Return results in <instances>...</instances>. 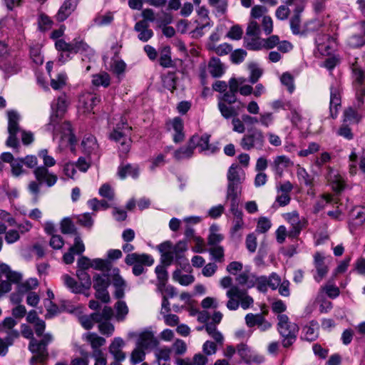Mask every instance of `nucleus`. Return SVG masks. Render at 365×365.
I'll return each mask as SVG.
<instances>
[{"instance_id":"obj_1","label":"nucleus","mask_w":365,"mask_h":365,"mask_svg":"<svg viewBox=\"0 0 365 365\" xmlns=\"http://www.w3.org/2000/svg\"><path fill=\"white\" fill-rule=\"evenodd\" d=\"M69 102L66 94L61 95L54 99L51 104V113L46 130L53 133V140L59 137V146L61 149L73 146L76 143V138L72 133L71 125L68 121H62L66 112Z\"/></svg>"},{"instance_id":"obj_2","label":"nucleus","mask_w":365,"mask_h":365,"mask_svg":"<svg viewBox=\"0 0 365 365\" xmlns=\"http://www.w3.org/2000/svg\"><path fill=\"white\" fill-rule=\"evenodd\" d=\"M21 334L24 337L30 339L29 350L34 354L30 359L31 365L44 363L48 357L47 346L53 340L50 333L43 334L41 340L34 337L32 329L26 324L21 325Z\"/></svg>"},{"instance_id":"obj_3","label":"nucleus","mask_w":365,"mask_h":365,"mask_svg":"<svg viewBox=\"0 0 365 365\" xmlns=\"http://www.w3.org/2000/svg\"><path fill=\"white\" fill-rule=\"evenodd\" d=\"M220 285L223 288H229L226 292L228 301L226 307L229 310H237L240 306L243 309H247L254 304V299L251 297L246 289H241L237 285H232V279L230 277H225L220 280Z\"/></svg>"},{"instance_id":"obj_4","label":"nucleus","mask_w":365,"mask_h":365,"mask_svg":"<svg viewBox=\"0 0 365 365\" xmlns=\"http://www.w3.org/2000/svg\"><path fill=\"white\" fill-rule=\"evenodd\" d=\"M8 116V133L9 137L6 141V146L16 148L19 145L17 134L21 133V140L24 144L29 145L34 140V135L31 132L23 130L19 126L20 115L14 110H9Z\"/></svg>"},{"instance_id":"obj_5","label":"nucleus","mask_w":365,"mask_h":365,"mask_svg":"<svg viewBox=\"0 0 365 365\" xmlns=\"http://www.w3.org/2000/svg\"><path fill=\"white\" fill-rule=\"evenodd\" d=\"M131 127L127 124L125 118H120V122L116 125L113 130L110 133V139L120 143L119 151L122 154H127L130 148Z\"/></svg>"},{"instance_id":"obj_6","label":"nucleus","mask_w":365,"mask_h":365,"mask_svg":"<svg viewBox=\"0 0 365 365\" xmlns=\"http://www.w3.org/2000/svg\"><path fill=\"white\" fill-rule=\"evenodd\" d=\"M277 329L280 335L284 338L282 345L289 347L296 340L299 327L295 323L289 322V317L285 314L277 316Z\"/></svg>"},{"instance_id":"obj_7","label":"nucleus","mask_w":365,"mask_h":365,"mask_svg":"<svg viewBox=\"0 0 365 365\" xmlns=\"http://www.w3.org/2000/svg\"><path fill=\"white\" fill-rule=\"evenodd\" d=\"M125 263L133 265V273L135 276L141 274L144 272L143 265L150 266L153 264L154 259L148 255L138 254L136 252L128 254L125 257Z\"/></svg>"},{"instance_id":"obj_8","label":"nucleus","mask_w":365,"mask_h":365,"mask_svg":"<svg viewBox=\"0 0 365 365\" xmlns=\"http://www.w3.org/2000/svg\"><path fill=\"white\" fill-rule=\"evenodd\" d=\"M264 136L260 130L255 129L245 135L240 140V146L245 150L252 149L262 150L264 145Z\"/></svg>"},{"instance_id":"obj_9","label":"nucleus","mask_w":365,"mask_h":365,"mask_svg":"<svg viewBox=\"0 0 365 365\" xmlns=\"http://www.w3.org/2000/svg\"><path fill=\"white\" fill-rule=\"evenodd\" d=\"M187 245L185 240L179 241L175 246L169 241L161 244V260L168 264L173 259L174 255L178 256L180 253L187 250Z\"/></svg>"},{"instance_id":"obj_10","label":"nucleus","mask_w":365,"mask_h":365,"mask_svg":"<svg viewBox=\"0 0 365 365\" xmlns=\"http://www.w3.org/2000/svg\"><path fill=\"white\" fill-rule=\"evenodd\" d=\"M164 275H166V273L163 272L161 269V282L163 281ZM161 294L163 295L161 308L164 309L167 312L171 311L172 309L175 312H180L181 311L182 307H180L178 304H173L171 307V303L170 300L177 297L178 295V292L174 287L171 285H163V287H161Z\"/></svg>"},{"instance_id":"obj_11","label":"nucleus","mask_w":365,"mask_h":365,"mask_svg":"<svg viewBox=\"0 0 365 365\" xmlns=\"http://www.w3.org/2000/svg\"><path fill=\"white\" fill-rule=\"evenodd\" d=\"M101 101L100 97L90 92H84L79 96L78 108L83 113L92 112L95 106Z\"/></svg>"},{"instance_id":"obj_12","label":"nucleus","mask_w":365,"mask_h":365,"mask_svg":"<svg viewBox=\"0 0 365 365\" xmlns=\"http://www.w3.org/2000/svg\"><path fill=\"white\" fill-rule=\"evenodd\" d=\"M264 48L270 50L277 47L279 51L282 53L289 52L292 48V44L286 40L280 41L277 35H272L267 38H263Z\"/></svg>"},{"instance_id":"obj_13","label":"nucleus","mask_w":365,"mask_h":365,"mask_svg":"<svg viewBox=\"0 0 365 365\" xmlns=\"http://www.w3.org/2000/svg\"><path fill=\"white\" fill-rule=\"evenodd\" d=\"M315 42L318 51L323 56L331 54L336 44L334 38L325 34H318Z\"/></svg>"},{"instance_id":"obj_14","label":"nucleus","mask_w":365,"mask_h":365,"mask_svg":"<svg viewBox=\"0 0 365 365\" xmlns=\"http://www.w3.org/2000/svg\"><path fill=\"white\" fill-rule=\"evenodd\" d=\"M166 128L168 130H173V141L176 143H180L184 140L183 121L179 117H175L166 123Z\"/></svg>"},{"instance_id":"obj_15","label":"nucleus","mask_w":365,"mask_h":365,"mask_svg":"<svg viewBox=\"0 0 365 365\" xmlns=\"http://www.w3.org/2000/svg\"><path fill=\"white\" fill-rule=\"evenodd\" d=\"M16 322L12 317H6L0 323V334H6L9 344H13L14 339L19 336L18 331L14 329Z\"/></svg>"},{"instance_id":"obj_16","label":"nucleus","mask_w":365,"mask_h":365,"mask_svg":"<svg viewBox=\"0 0 365 365\" xmlns=\"http://www.w3.org/2000/svg\"><path fill=\"white\" fill-rule=\"evenodd\" d=\"M112 283L115 290L114 295L118 299H121L124 297V292L126 287V283L124 279L120 275V270L118 268H114L112 270Z\"/></svg>"},{"instance_id":"obj_17","label":"nucleus","mask_w":365,"mask_h":365,"mask_svg":"<svg viewBox=\"0 0 365 365\" xmlns=\"http://www.w3.org/2000/svg\"><path fill=\"white\" fill-rule=\"evenodd\" d=\"M34 175L40 183L44 182L48 187L53 186L57 181V176L49 173L48 169L43 166L36 168L34 170Z\"/></svg>"},{"instance_id":"obj_18","label":"nucleus","mask_w":365,"mask_h":365,"mask_svg":"<svg viewBox=\"0 0 365 365\" xmlns=\"http://www.w3.org/2000/svg\"><path fill=\"white\" fill-rule=\"evenodd\" d=\"M341 108V93L338 86H331L330 88L329 110L331 118L337 116L339 109Z\"/></svg>"},{"instance_id":"obj_19","label":"nucleus","mask_w":365,"mask_h":365,"mask_svg":"<svg viewBox=\"0 0 365 365\" xmlns=\"http://www.w3.org/2000/svg\"><path fill=\"white\" fill-rule=\"evenodd\" d=\"M72 48L71 53H80L88 60L94 56L93 49L80 38H75L72 41Z\"/></svg>"},{"instance_id":"obj_20","label":"nucleus","mask_w":365,"mask_h":365,"mask_svg":"<svg viewBox=\"0 0 365 365\" xmlns=\"http://www.w3.org/2000/svg\"><path fill=\"white\" fill-rule=\"evenodd\" d=\"M294 163L286 155H279L274 158L272 167L273 170L279 178L283 175L286 168L292 167Z\"/></svg>"},{"instance_id":"obj_21","label":"nucleus","mask_w":365,"mask_h":365,"mask_svg":"<svg viewBox=\"0 0 365 365\" xmlns=\"http://www.w3.org/2000/svg\"><path fill=\"white\" fill-rule=\"evenodd\" d=\"M81 145L85 153L89 155H93L96 158H98V144L93 135H85Z\"/></svg>"},{"instance_id":"obj_22","label":"nucleus","mask_w":365,"mask_h":365,"mask_svg":"<svg viewBox=\"0 0 365 365\" xmlns=\"http://www.w3.org/2000/svg\"><path fill=\"white\" fill-rule=\"evenodd\" d=\"M284 217L287 220L292 227V230L289 232V235L291 237H296L299 234L302 229V223L299 219L297 212L294 211L292 212L286 213Z\"/></svg>"},{"instance_id":"obj_23","label":"nucleus","mask_w":365,"mask_h":365,"mask_svg":"<svg viewBox=\"0 0 365 365\" xmlns=\"http://www.w3.org/2000/svg\"><path fill=\"white\" fill-rule=\"evenodd\" d=\"M314 259V266L317 269V275L314 276V279L317 282H320L327 275L329 268L324 263V257L320 253H316Z\"/></svg>"},{"instance_id":"obj_24","label":"nucleus","mask_w":365,"mask_h":365,"mask_svg":"<svg viewBox=\"0 0 365 365\" xmlns=\"http://www.w3.org/2000/svg\"><path fill=\"white\" fill-rule=\"evenodd\" d=\"M125 342L120 337H115L109 346V352L113 356L116 361H123L125 354L123 352L122 348L124 346Z\"/></svg>"},{"instance_id":"obj_25","label":"nucleus","mask_w":365,"mask_h":365,"mask_svg":"<svg viewBox=\"0 0 365 365\" xmlns=\"http://www.w3.org/2000/svg\"><path fill=\"white\" fill-rule=\"evenodd\" d=\"M319 324L315 321L310 322L302 329V338L308 341H313L319 336Z\"/></svg>"},{"instance_id":"obj_26","label":"nucleus","mask_w":365,"mask_h":365,"mask_svg":"<svg viewBox=\"0 0 365 365\" xmlns=\"http://www.w3.org/2000/svg\"><path fill=\"white\" fill-rule=\"evenodd\" d=\"M230 211L234 216L233 226L231 228V234L234 235L239 230H242L244 227L243 214L241 210L237 208V206L231 205Z\"/></svg>"},{"instance_id":"obj_27","label":"nucleus","mask_w":365,"mask_h":365,"mask_svg":"<svg viewBox=\"0 0 365 365\" xmlns=\"http://www.w3.org/2000/svg\"><path fill=\"white\" fill-rule=\"evenodd\" d=\"M134 29L138 33L139 40L143 42L148 41L153 35L151 29H148V24L145 21H140L135 25Z\"/></svg>"},{"instance_id":"obj_28","label":"nucleus","mask_w":365,"mask_h":365,"mask_svg":"<svg viewBox=\"0 0 365 365\" xmlns=\"http://www.w3.org/2000/svg\"><path fill=\"white\" fill-rule=\"evenodd\" d=\"M155 344L156 341L152 331L145 330L139 334L137 345L140 347L148 349L155 346Z\"/></svg>"},{"instance_id":"obj_29","label":"nucleus","mask_w":365,"mask_h":365,"mask_svg":"<svg viewBox=\"0 0 365 365\" xmlns=\"http://www.w3.org/2000/svg\"><path fill=\"white\" fill-rule=\"evenodd\" d=\"M139 173L140 170L137 165H120L118 170V175L121 179H124L128 176L136 178L138 177Z\"/></svg>"},{"instance_id":"obj_30","label":"nucleus","mask_w":365,"mask_h":365,"mask_svg":"<svg viewBox=\"0 0 365 365\" xmlns=\"http://www.w3.org/2000/svg\"><path fill=\"white\" fill-rule=\"evenodd\" d=\"M365 68V56L361 58H355L354 61L351 63V69L355 78V81L359 83H363V71Z\"/></svg>"},{"instance_id":"obj_31","label":"nucleus","mask_w":365,"mask_h":365,"mask_svg":"<svg viewBox=\"0 0 365 365\" xmlns=\"http://www.w3.org/2000/svg\"><path fill=\"white\" fill-rule=\"evenodd\" d=\"M76 7L75 0H66L58 10L57 19L63 21L74 11Z\"/></svg>"},{"instance_id":"obj_32","label":"nucleus","mask_w":365,"mask_h":365,"mask_svg":"<svg viewBox=\"0 0 365 365\" xmlns=\"http://www.w3.org/2000/svg\"><path fill=\"white\" fill-rule=\"evenodd\" d=\"M210 142V135H203L201 137L197 135H193L190 140V143L193 145L194 148L197 147L201 152L202 151H208L211 150Z\"/></svg>"},{"instance_id":"obj_33","label":"nucleus","mask_w":365,"mask_h":365,"mask_svg":"<svg viewBox=\"0 0 365 365\" xmlns=\"http://www.w3.org/2000/svg\"><path fill=\"white\" fill-rule=\"evenodd\" d=\"M2 61V63L0 64V68L5 73V74L10 76L19 71V63L15 58H10L9 59H7V58H6Z\"/></svg>"},{"instance_id":"obj_34","label":"nucleus","mask_w":365,"mask_h":365,"mask_svg":"<svg viewBox=\"0 0 365 365\" xmlns=\"http://www.w3.org/2000/svg\"><path fill=\"white\" fill-rule=\"evenodd\" d=\"M244 46L248 50L260 51L264 48L263 38L259 36H245Z\"/></svg>"},{"instance_id":"obj_35","label":"nucleus","mask_w":365,"mask_h":365,"mask_svg":"<svg viewBox=\"0 0 365 365\" xmlns=\"http://www.w3.org/2000/svg\"><path fill=\"white\" fill-rule=\"evenodd\" d=\"M0 272L4 274L6 277V280L11 283H20L22 276L20 273L12 272L10 270L8 265L4 263H0Z\"/></svg>"},{"instance_id":"obj_36","label":"nucleus","mask_w":365,"mask_h":365,"mask_svg":"<svg viewBox=\"0 0 365 365\" xmlns=\"http://www.w3.org/2000/svg\"><path fill=\"white\" fill-rule=\"evenodd\" d=\"M110 83V75L106 72H101L99 73L93 75L92 84L94 86H103L107 88Z\"/></svg>"},{"instance_id":"obj_37","label":"nucleus","mask_w":365,"mask_h":365,"mask_svg":"<svg viewBox=\"0 0 365 365\" xmlns=\"http://www.w3.org/2000/svg\"><path fill=\"white\" fill-rule=\"evenodd\" d=\"M268 311H263L261 314H247L245 320V324L248 327H253L255 326L259 327L262 319L264 318V315L267 314Z\"/></svg>"},{"instance_id":"obj_38","label":"nucleus","mask_w":365,"mask_h":365,"mask_svg":"<svg viewBox=\"0 0 365 365\" xmlns=\"http://www.w3.org/2000/svg\"><path fill=\"white\" fill-rule=\"evenodd\" d=\"M85 339L90 343L93 351L100 350L99 348L106 343V339L96 333H88L84 336Z\"/></svg>"},{"instance_id":"obj_39","label":"nucleus","mask_w":365,"mask_h":365,"mask_svg":"<svg viewBox=\"0 0 365 365\" xmlns=\"http://www.w3.org/2000/svg\"><path fill=\"white\" fill-rule=\"evenodd\" d=\"M173 279L182 286H188L194 282L195 277L192 274H184L180 270H176L173 274Z\"/></svg>"},{"instance_id":"obj_40","label":"nucleus","mask_w":365,"mask_h":365,"mask_svg":"<svg viewBox=\"0 0 365 365\" xmlns=\"http://www.w3.org/2000/svg\"><path fill=\"white\" fill-rule=\"evenodd\" d=\"M218 230L219 227L216 225H212L210 227V235L207 238L209 245L217 246V245L223 240V236L218 232Z\"/></svg>"},{"instance_id":"obj_41","label":"nucleus","mask_w":365,"mask_h":365,"mask_svg":"<svg viewBox=\"0 0 365 365\" xmlns=\"http://www.w3.org/2000/svg\"><path fill=\"white\" fill-rule=\"evenodd\" d=\"M208 71L213 77H220L223 73L222 65L218 58H213L208 64Z\"/></svg>"},{"instance_id":"obj_42","label":"nucleus","mask_w":365,"mask_h":365,"mask_svg":"<svg viewBox=\"0 0 365 365\" xmlns=\"http://www.w3.org/2000/svg\"><path fill=\"white\" fill-rule=\"evenodd\" d=\"M61 279L64 285L67 288H68L72 292L78 294L83 292L81 289V285H79V284L75 280V279L70 277L69 275L63 274L61 277Z\"/></svg>"},{"instance_id":"obj_43","label":"nucleus","mask_w":365,"mask_h":365,"mask_svg":"<svg viewBox=\"0 0 365 365\" xmlns=\"http://www.w3.org/2000/svg\"><path fill=\"white\" fill-rule=\"evenodd\" d=\"M237 183L228 182L227 191V199L231 200V205L237 206V199L238 194L240 193V187Z\"/></svg>"},{"instance_id":"obj_44","label":"nucleus","mask_w":365,"mask_h":365,"mask_svg":"<svg viewBox=\"0 0 365 365\" xmlns=\"http://www.w3.org/2000/svg\"><path fill=\"white\" fill-rule=\"evenodd\" d=\"M248 69L250 71L249 81L254 84L258 81L262 76L263 70L260 68L255 63H250L248 64Z\"/></svg>"},{"instance_id":"obj_45","label":"nucleus","mask_w":365,"mask_h":365,"mask_svg":"<svg viewBox=\"0 0 365 365\" xmlns=\"http://www.w3.org/2000/svg\"><path fill=\"white\" fill-rule=\"evenodd\" d=\"M115 309L116 320L118 322L123 321L128 313V307L126 303L123 301H118L115 304Z\"/></svg>"},{"instance_id":"obj_46","label":"nucleus","mask_w":365,"mask_h":365,"mask_svg":"<svg viewBox=\"0 0 365 365\" xmlns=\"http://www.w3.org/2000/svg\"><path fill=\"white\" fill-rule=\"evenodd\" d=\"M240 169L236 165H232L230 167L227 173L228 182L240 184L242 182L244 178L240 175Z\"/></svg>"},{"instance_id":"obj_47","label":"nucleus","mask_w":365,"mask_h":365,"mask_svg":"<svg viewBox=\"0 0 365 365\" xmlns=\"http://www.w3.org/2000/svg\"><path fill=\"white\" fill-rule=\"evenodd\" d=\"M255 279V274L250 273L249 272H244L239 274L236 281L240 285H245L247 288H252L254 287L253 280Z\"/></svg>"},{"instance_id":"obj_48","label":"nucleus","mask_w":365,"mask_h":365,"mask_svg":"<svg viewBox=\"0 0 365 365\" xmlns=\"http://www.w3.org/2000/svg\"><path fill=\"white\" fill-rule=\"evenodd\" d=\"M81 325L86 329H91L94 324L101 322L98 313H93L90 316H83L80 318Z\"/></svg>"},{"instance_id":"obj_49","label":"nucleus","mask_w":365,"mask_h":365,"mask_svg":"<svg viewBox=\"0 0 365 365\" xmlns=\"http://www.w3.org/2000/svg\"><path fill=\"white\" fill-rule=\"evenodd\" d=\"M109 285V278L106 274H96L93 276L94 289H108Z\"/></svg>"},{"instance_id":"obj_50","label":"nucleus","mask_w":365,"mask_h":365,"mask_svg":"<svg viewBox=\"0 0 365 365\" xmlns=\"http://www.w3.org/2000/svg\"><path fill=\"white\" fill-rule=\"evenodd\" d=\"M217 106L221 115L226 119H229L237 115V113L233 107L228 106L222 101H218Z\"/></svg>"},{"instance_id":"obj_51","label":"nucleus","mask_w":365,"mask_h":365,"mask_svg":"<svg viewBox=\"0 0 365 365\" xmlns=\"http://www.w3.org/2000/svg\"><path fill=\"white\" fill-rule=\"evenodd\" d=\"M324 292H325L327 295L331 299L337 297L340 294L339 289L335 285L329 283L320 288L318 299Z\"/></svg>"},{"instance_id":"obj_52","label":"nucleus","mask_w":365,"mask_h":365,"mask_svg":"<svg viewBox=\"0 0 365 365\" xmlns=\"http://www.w3.org/2000/svg\"><path fill=\"white\" fill-rule=\"evenodd\" d=\"M38 285V282L36 278H29L24 282L18 284V290L19 292L24 293L36 288Z\"/></svg>"},{"instance_id":"obj_53","label":"nucleus","mask_w":365,"mask_h":365,"mask_svg":"<svg viewBox=\"0 0 365 365\" xmlns=\"http://www.w3.org/2000/svg\"><path fill=\"white\" fill-rule=\"evenodd\" d=\"M194 148L193 145L190 143L189 145L182 147L178 150H176L174 153V156L177 160L190 158L193 154Z\"/></svg>"},{"instance_id":"obj_54","label":"nucleus","mask_w":365,"mask_h":365,"mask_svg":"<svg viewBox=\"0 0 365 365\" xmlns=\"http://www.w3.org/2000/svg\"><path fill=\"white\" fill-rule=\"evenodd\" d=\"M261 29L259 24L254 19H250L246 29L245 36H259Z\"/></svg>"},{"instance_id":"obj_55","label":"nucleus","mask_w":365,"mask_h":365,"mask_svg":"<svg viewBox=\"0 0 365 365\" xmlns=\"http://www.w3.org/2000/svg\"><path fill=\"white\" fill-rule=\"evenodd\" d=\"M68 77L66 73H59L56 78H52L51 81V86L54 90H58L64 87L66 84Z\"/></svg>"},{"instance_id":"obj_56","label":"nucleus","mask_w":365,"mask_h":365,"mask_svg":"<svg viewBox=\"0 0 365 365\" xmlns=\"http://www.w3.org/2000/svg\"><path fill=\"white\" fill-rule=\"evenodd\" d=\"M113 20V15L111 12H107L104 14L98 15L93 19L94 24L98 26H103L110 24Z\"/></svg>"},{"instance_id":"obj_57","label":"nucleus","mask_w":365,"mask_h":365,"mask_svg":"<svg viewBox=\"0 0 365 365\" xmlns=\"http://www.w3.org/2000/svg\"><path fill=\"white\" fill-rule=\"evenodd\" d=\"M99 195L108 200H113L115 197V192L112 186L108 183L103 184L98 190Z\"/></svg>"},{"instance_id":"obj_58","label":"nucleus","mask_w":365,"mask_h":365,"mask_svg":"<svg viewBox=\"0 0 365 365\" xmlns=\"http://www.w3.org/2000/svg\"><path fill=\"white\" fill-rule=\"evenodd\" d=\"M77 277L80 280L79 285H81L82 291L83 289H89L91 286V279L90 275L84 270H77Z\"/></svg>"},{"instance_id":"obj_59","label":"nucleus","mask_w":365,"mask_h":365,"mask_svg":"<svg viewBox=\"0 0 365 365\" xmlns=\"http://www.w3.org/2000/svg\"><path fill=\"white\" fill-rule=\"evenodd\" d=\"M88 205L93 211L101 210H106L110 207L108 202L105 200H98L96 198L91 199L88 201Z\"/></svg>"},{"instance_id":"obj_60","label":"nucleus","mask_w":365,"mask_h":365,"mask_svg":"<svg viewBox=\"0 0 365 365\" xmlns=\"http://www.w3.org/2000/svg\"><path fill=\"white\" fill-rule=\"evenodd\" d=\"M300 12L299 10H297V13L290 19V28L292 34L295 35L301 33Z\"/></svg>"},{"instance_id":"obj_61","label":"nucleus","mask_w":365,"mask_h":365,"mask_svg":"<svg viewBox=\"0 0 365 365\" xmlns=\"http://www.w3.org/2000/svg\"><path fill=\"white\" fill-rule=\"evenodd\" d=\"M126 68L125 63L120 59H113L110 63V71L116 74L117 76H120L123 73Z\"/></svg>"},{"instance_id":"obj_62","label":"nucleus","mask_w":365,"mask_h":365,"mask_svg":"<svg viewBox=\"0 0 365 365\" xmlns=\"http://www.w3.org/2000/svg\"><path fill=\"white\" fill-rule=\"evenodd\" d=\"M297 175L300 182L309 186L312 184V178L304 168L297 165Z\"/></svg>"},{"instance_id":"obj_63","label":"nucleus","mask_w":365,"mask_h":365,"mask_svg":"<svg viewBox=\"0 0 365 365\" xmlns=\"http://www.w3.org/2000/svg\"><path fill=\"white\" fill-rule=\"evenodd\" d=\"M205 330L207 334L213 338L217 342L222 343L223 341V336L217 330L216 326L214 324H207L205 326Z\"/></svg>"},{"instance_id":"obj_64","label":"nucleus","mask_w":365,"mask_h":365,"mask_svg":"<svg viewBox=\"0 0 365 365\" xmlns=\"http://www.w3.org/2000/svg\"><path fill=\"white\" fill-rule=\"evenodd\" d=\"M352 215L356 225H361L365 221V207H356L352 212Z\"/></svg>"}]
</instances>
